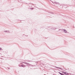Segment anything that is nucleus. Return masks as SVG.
I'll return each mask as SVG.
<instances>
[{
  "label": "nucleus",
  "mask_w": 75,
  "mask_h": 75,
  "mask_svg": "<svg viewBox=\"0 0 75 75\" xmlns=\"http://www.w3.org/2000/svg\"><path fill=\"white\" fill-rule=\"evenodd\" d=\"M59 74H60V75H64V74H63L62 73H61L59 72Z\"/></svg>",
  "instance_id": "1"
},
{
  "label": "nucleus",
  "mask_w": 75,
  "mask_h": 75,
  "mask_svg": "<svg viewBox=\"0 0 75 75\" xmlns=\"http://www.w3.org/2000/svg\"><path fill=\"white\" fill-rule=\"evenodd\" d=\"M64 33H67V31L65 30H63Z\"/></svg>",
  "instance_id": "2"
},
{
  "label": "nucleus",
  "mask_w": 75,
  "mask_h": 75,
  "mask_svg": "<svg viewBox=\"0 0 75 75\" xmlns=\"http://www.w3.org/2000/svg\"><path fill=\"white\" fill-rule=\"evenodd\" d=\"M64 74H65L66 75H67V73H64Z\"/></svg>",
  "instance_id": "3"
},
{
  "label": "nucleus",
  "mask_w": 75,
  "mask_h": 75,
  "mask_svg": "<svg viewBox=\"0 0 75 75\" xmlns=\"http://www.w3.org/2000/svg\"><path fill=\"white\" fill-rule=\"evenodd\" d=\"M1 47H0V50H1Z\"/></svg>",
  "instance_id": "4"
}]
</instances>
